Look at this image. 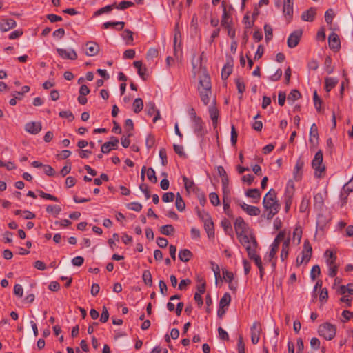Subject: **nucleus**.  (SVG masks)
<instances>
[{"instance_id":"1","label":"nucleus","mask_w":353,"mask_h":353,"mask_svg":"<svg viewBox=\"0 0 353 353\" xmlns=\"http://www.w3.org/2000/svg\"><path fill=\"white\" fill-rule=\"evenodd\" d=\"M263 205L265 210L268 211L266 216L268 220L272 219L279 212L280 204L276 199V193L274 189H270L265 195Z\"/></svg>"},{"instance_id":"2","label":"nucleus","mask_w":353,"mask_h":353,"mask_svg":"<svg viewBox=\"0 0 353 353\" xmlns=\"http://www.w3.org/2000/svg\"><path fill=\"white\" fill-rule=\"evenodd\" d=\"M194 75L198 74L199 85L198 90H212L210 75L205 68H193Z\"/></svg>"},{"instance_id":"3","label":"nucleus","mask_w":353,"mask_h":353,"mask_svg":"<svg viewBox=\"0 0 353 353\" xmlns=\"http://www.w3.org/2000/svg\"><path fill=\"white\" fill-rule=\"evenodd\" d=\"M318 332L325 339L332 340L336 335V328L330 323H325L319 327Z\"/></svg>"},{"instance_id":"4","label":"nucleus","mask_w":353,"mask_h":353,"mask_svg":"<svg viewBox=\"0 0 353 353\" xmlns=\"http://www.w3.org/2000/svg\"><path fill=\"white\" fill-rule=\"evenodd\" d=\"M312 168L315 170V175L321 176V173L325 171V167L323 165V152L319 150L314 155L312 162Z\"/></svg>"},{"instance_id":"5","label":"nucleus","mask_w":353,"mask_h":353,"mask_svg":"<svg viewBox=\"0 0 353 353\" xmlns=\"http://www.w3.org/2000/svg\"><path fill=\"white\" fill-rule=\"evenodd\" d=\"M285 231H281L274 239V242L271 245V250L268 254V261H271L273 258L275 257L276 254L278 251L279 244L281 241L285 239Z\"/></svg>"},{"instance_id":"6","label":"nucleus","mask_w":353,"mask_h":353,"mask_svg":"<svg viewBox=\"0 0 353 353\" xmlns=\"http://www.w3.org/2000/svg\"><path fill=\"white\" fill-rule=\"evenodd\" d=\"M302 34V29H297L293 31L288 38V46L291 48L296 47L299 44Z\"/></svg>"},{"instance_id":"7","label":"nucleus","mask_w":353,"mask_h":353,"mask_svg":"<svg viewBox=\"0 0 353 353\" xmlns=\"http://www.w3.org/2000/svg\"><path fill=\"white\" fill-rule=\"evenodd\" d=\"M294 0H283V13L286 20L290 22L293 16Z\"/></svg>"},{"instance_id":"8","label":"nucleus","mask_w":353,"mask_h":353,"mask_svg":"<svg viewBox=\"0 0 353 353\" xmlns=\"http://www.w3.org/2000/svg\"><path fill=\"white\" fill-rule=\"evenodd\" d=\"M237 237L239 242L245 248V250H248V248H252V245L253 243L252 238H255L254 235L248 236L244 232H240V234H238Z\"/></svg>"},{"instance_id":"9","label":"nucleus","mask_w":353,"mask_h":353,"mask_svg":"<svg viewBox=\"0 0 353 353\" xmlns=\"http://www.w3.org/2000/svg\"><path fill=\"white\" fill-rule=\"evenodd\" d=\"M312 247L308 239H306L303 243V249L302 250L301 254L302 258L305 261V263H307L312 256Z\"/></svg>"},{"instance_id":"10","label":"nucleus","mask_w":353,"mask_h":353,"mask_svg":"<svg viewBox=\"0 0 353 353\" xmlns=\"http://www.w3.org/2000/svg\"><path fill=\"white\" fill-rule=\"evenodd\" d=\"M57 52L59 55L65 59L75 60L77 58L76 52L72 49L58 48Z\"/></svg>"},{"instance_id":"11","label":"nucleus","mask_w":353,"mask_h":353,"mask_svg":"<svg viewBox=\"0 0 353 353\" xmlns=\"http://www.w3.org/2000/svg\"><path fill=\"white\" fill-rule=\"evenodd\" d=\"M328 43L330 48L338 50L341 48V41L338 34L332 32L328 37Z\"/></svg>"},{"instance_id":"12","label":"nucleus","mask_w":353,"mask_h":353,"mask_svg":"<svg viewBox=\"0 0 353 353\" xmlns=\"http://www.w3.org/2000/svg\"><path fill=\"white\" fill-rule=\"evenodd\" d=\"M119 143V139L114 137H111V141L105 142L101 146V152L106 154L108 153L112 149H114Z\"/></svg>"},{"instance_id":"13","label":"nucleus","mask_w":353,"mask_h":353,"mask_svg":"<svg viewBox=\"0 0 353 353\" xmlns=\"http://www.w3.org/2000/svg\"><path fill=\"white\" fill-rule=\"evenodd\" d=\"M239 205L250 216H258L261 213V210L258 207L249 205L244 203H240Z\"/></svg>"},{"instance_id":"14","label":"nucleus","mask_w":353,"mask_h":353,"mask_svg":"<svg viewBox=\"0 0 353 353\" xmlns=\"http://www.w3.org/2000/svg\"><path fill=\"white\" fill-rule=\"evenodd\" d=\"M25 129L31 134H37L41 130V124L40 122H29L26 125Z\"/></svg>"},{"instance_id":"15","label":"nucleus","mask_w":353,"mask_h":353,"mask_svg":"<svg viewBox=\"0 0 353 353\" xmlns=\"http://www.w3.org/2000/svg\"><path fill=\"white\" fill-rule=\"evenodd\" d=\"M221 6L223 7V14L221 25L224 28H229L230 25L232 23V19H230V16L226 10L224 1H222Z\"/></svg>"},{"instance_id":"16","label":"nucleus","mask_w":353,"mask_h":353,"mask_svg":"<svg viewBox=\"0 0 353 353\" xmlns=\"http://www.w3.org/2000/svg\"><path fill=\"white\" fill-rule=\"evenodd\" d=\"M17 26L16 21L12 19H3L1 23H0V30L2 32H7L9 30L15 28Z\"/></svg>"},{"instance_id":"17","label":"nucleus","mask_w":353,"mask_h":353,"mask_svg":"<svg viewBox=\"0 0 353 353\" xmlns=\"http://www.w3.org/2000/svg\"><path fill=\"white\" fill-rule=\"evenodd\" d=\"M86 46H88L86 54L88 56H94L99 51V46L95 42L88 41Z\"/></svg>"},{"instance_id":"18","label":"nucleus","mask_w":353,"mask_h":353,"mask_svg":"<svg viewBox=\"0 0 353 353\" xmlns=\"http://www.w3.org/2000/svg\"><path fill=\"white\" fill-rule=\"evenodd\" d=\"M315 15L316 9L310 8L302 13L301 19L305 21H312L314 19Z\"/></svg>"},{"instance_id":"19","label":"nucleus","mask_w":353,"mask_h":353,"mask_svg":"<svg viewBox=\"0 0 353 353\" xmlns=\"http://www.w3.org/2000/svg\"><path fill=\"white\" fill-rule=\"evenodd\" d=\"M292 195H293V186H292L291 189L288 188H286L285 190V210L286 212H288L289 209L292 203Z\"/></svg>"},{"instance_id":"20","label":"nucleus","mask_w":353,"mask_h":353,"mask_svg":"<svg viewBox=\"0 0 353 353\" xmlns=\"http://www.w3.org/2000/svg\"><path fill=\"white\" fill-rule=\"evenodd\" d=\"M209 113H210V118L212 121L213 126L214 128H216L217 125L219 113L218 109L216 108V107L214 105L210 107Z\"/></svg>"},{"instance_id":"21","label":"nucleus","mask_w":353,"mask_h":353,"mask_svg":"<svg viewBox=\"0 0 353 353\" xmlns=\"http://www.w3.org/2000/svg\"><path fill=\"white\" fill-rule=\"evenodd\" d=\"M252 241L253 243L252 245V248H248V250H246L248 257L251 260H253L255 257L259 256L256 254V248L258 247V243L256 241V238H252Z\"/></svg>"},{"instance_id":"22","label":"nucleus","mask_w":353,"mask_h":353,"mask_svg":"<svg viewBox=\"0 0 353 353\" xmlns=\"http://www.w3.org/2000/svg\"><path fill=\"white\" fill-rule=\"evenodd\" d=\"M194 132L198 135H202L203 123L201 118L196 117V113H194Z\"/></svg>"},{"instance_id":"23","label":"nucleus","mask_w":353,"mask_h":353,"mask_svg":"<svg viewBox=\"0 0 353 353\" xmlns=\"http://www.w3.org/2000/svg\"><path fill=\"white\" fill-rule=\"evenodd\" d=\"M192 256V252L188 249L181 250L179 253V258L183 262H188Z\"/></svg>"},{"instance_id":"24","label":"nucleus","mask_w":353,"mask_h":353,"mask_svg":"<svg viewBox=\"0 0 353 353\" xmlns=\"http://www.w3.org/2000/svg\"><path fill=\"white\" fill-rule=\"evenodd\" d=\"M245 223L244 221V220L243 219V218L241 217H238L235 222H234V228H235V231H236V234L238 235V234H240V232H244V229L245 228Z\"/></svg>"},{"instance_id":"25","label":"nucleus","mask_w":353,"mask_h":353,"mask_svg":"<svg viewBox=\"0 0 353 353\" xmlns=\"http://www.w3.org/2000/svg\"><path fill=\"white\" fill-rule=\"evenodd\" d=\"M290 247V239L288 238L284 241L282 245V250L281 252V259L283 261L288 258V251Z\"/></svg>"},{"instance_id":"26","label":"nucleus","mask_w":353,"mask_h":353,"mask_svg":"<svg viewBox=\"0 0 353 353\" xmlns=\"http://www.w3.org/2000/svg\"><path fill=\"white\" fill-rule=\"evenodd\" d=\"M352 183L348 181L347 183H345L341 192V198L343 201L344 203H345L346 200L347 199V196L350 192H353L352 189L349 188L351 185Z\"/></svg>"},{"instance_id":"27","label":"nucleus","mask_w":353,"mask_h":353,"mask_svg":"<svg viewBox=\"0 0 353 353\" xmlns=\"http://www.w3.org/2000/svg\"><path fill=\"white\" fill-rule=\"evenodd\" d=\"M201 100L205 105H207L210 102V98L212 94V90H199Z\"/></svg>"},{"instance_id":"28","label":"nucleus","mask_w":353,"mask_h":353,"mask_svg":"<svg viewBox=\"0 0 353 353\" xmlns=\"http://www.w3.org/2000/svg\"><path fill=\"white\" fill-rule=\"evenodd\" d=\"M338 83V79L332 77H326L325 79V90L327 92H330L334 88Z\"/></svg>"},{"instance_id":"29","label":"nucleus","mask_w":353,"mask_h":353,"mask_svg":"<svg viewBox=\"0 0 353 353\" xmlns=\"http://www.w3.org/2000/svg\"><path fill=\"white\" fill-rule=\"evenodd\" d=\"M324 203L323 195L321 193H317L314 196V205L315 208L321 210Z\"/></svg>"},{"instance_id":"30","label":"nucleus","mask_w":353,"mask_h":353,"mask_svg":"<svg viewBox=\"0 0 353 353\" xmlns=\"http://www.w3.org/2000/svg\"><path fill=\"white\" fill-rule=\"evenodd\" d=\"M115 6H116V3H114L113 4L108 5V6H105V7L101 8L100 9H99L98 10H97L94 12V16L97 17V16L101 15L104 13H108V12H111L114 8H115Z\"/></svg>"},{"instance_id":"31","label":"nucleus","mask_w":353,"mask_h":353,"mask_svg":"<svg viewBox=\"0 0 353 353\" xmlns=\"http://www.w3.org/2000/svg\"><path fill=\"white\" fill-rule=\"evenodd\" d=\"M204 228L209 238L214 237V223L212 221L204 223Z\"/></svg>"},{"instance_id":"32","label":"nucleus","mask_w":353,"mask_h":353,"mask_svg":"<svg viewBox=\"0 0 353 353\" xmlns=\"http://www.w3.org/2000/svg\"><path fill=\"white\" fill-rule=\"evenodd\" d=\"M245 195L248 196V197H250V198H252L254 199H257L256 201H255L256 203L258 202V201L260 199V196H261V192L259 191V189L257 188H253V189H249L246 192H245Z\"/></svg>"},{"instance_id":"33","label":"nucleus","mask_w":353,"mask_h":353,"mask_svg":"<svg viewBox=\"0 0 353 353\" xmlns=\"http://www.w3.org/2000/svg\"><path fill=\"white\" fill-rule=\"evenodd\" d=\"M176 209L180 211L183 212L185 208V203L181 196V194L178 192L176 196Z\"/></svg>"},{"instance_id":"34","label":"nucleus","mask_w":353,"mask_h":353,"mask_svg":"<svg viewBox=\"0 0 353 353\" xmlns=\"http://www.w3.org/2000/svg\"><path fill=\"white\" fill-rule=\"evenodd\" d=\"M117 26H119V27L117 28L119 30H122L124 28L125 22L123 21H108L103 24V27L105 29L109 28L110 27H114Z\"/></svg>"},{"instance_id":"35","label":"nucleus","mask_w":353,"mask_h":353,"mask_svg":"<svg viewBox=\"0 0 353 353\" xmlns=\"http://www.w3.org/2000/svg\"><path fill=\"white\" fill-rule=\"evenodd\" d=\"M174 228L172 225H165L160 228V232L164 235H172L174 232Z\"/></svg>"},{"instance_id":"36","label":"nucleus","mask_w":353,"mask_h":353,"mask_svg":"<svg viewBox=\"0 0 353 353\" xmlns=\"http://www.w3.org/2000/svg\"><path fill=\"white\" fill-rule=\"evenodd\" d=\"M142 278L144 283L146 285L150 287L152 285V277L149 270H146L143 272Z\"/></svg>"},{"instance_id":"37","label":"nucleus","mask_w":353,"mask_h":353,"mask_svg":"<svg viewBox=\"0 0 353 353\" xmlns=\"http://www.w3.org/2000/svg\"><path fill=\"white\" fill-rule=\"evenodd\" d=\"M143 108V102L141 98H137L133 102V110L135 113L140 112Z\"/></svg>"},{"instance_id":"38","label":"nucleus","mask_w":353,"mask_h":353,"mask_svg":"<svg viewBox=\"0 0 353 353\" xmlns=\"http://www.w3.org/2000/svg\"><path fill=\"white\" fill-rule=\"evenodd\" d=\"M122 37L126 41L127 44H131L133 41V32L128 29H125L123 31Z\"/></svg>"},{"instance_id":"39","label":"nucleus","mask_w":353,"mask_h":353,"mask_svg":"<svg viewBox=\"0 0 353 353\" xmlns=\"http://www.w3.org/2000/svg\"><path fill=\"white\" fill-rule=\"evenodd\" d=\"M231 301V296L229 293H225L219 302V306L228 307Z\"/></svg>"},{"instance_id":"40","label":"nucleus","mask_w":353,"mask_h":353,"mask_svg":"<svg viewBox=\"0 0 353 353\" xmlns=\"http://www.w3.org/2000/svg\"><path fill=\"white\" fill-rule=\"evenodd\" d=\"M325 255L328 256V259H327V263L329 265H332L333 264L336 263V257L332 251L327 250L325 252Z\"/></svg>"},{"instance_id":"41","label":"nucleus","mask_w":353,"mask_h":353,"mask_svg":"<svg viewBox=\"0 0 353 353\" xmlns=\"http://www.w3.org/2000/svg\"><path fill=\"white\" fill-rule=\"evenodd\" d=\"M222 186H223V193L225 196H229L230 190L228 188L229 185V178L226 176L225 178L221 179Z\"/></svg>"},{"instance_id":"42","label":"nucleus","mask_w":353,"mask_h":353,"mask_svg":"<svg viewBox=\"0 0 353 353\" xmlns=\"http://www.w3.org/2000/svg\"><path fill=\"white\" fill-rule=\"evenodd\" d=\"M134 5V2L130 1H122L118 5L116 3L115 8L118 10H125Z\"/></svg>"},{"instance_id":"43","label":"nucleus","mask_w":353,"mask_h":353,"mask_svg":"<svg viewBox=\"0 0 353 353\" xmlns=\"http://www.w3.org/2000/svg\"><path fill=\"white\" fill-rule=\"evenodd\" d=\"M197 214L199 217L202 220L203 223L209 222L212 221V218L209 213L206 212L205 211H197Z\"/></svg>"},{"instance_id":"44","label":"nucleus","mask_w":353,"mask_h":353,"mask_svg":"<svg viewBox=\"0 0 353 353\" xmlns=\"http://www.w3.org/2000/svg\"><path fill=\"white\" fill-rule=\"evenodd\" d=\"M303 165H304V161L303 160H301V159H299L296 163V165L294 168V176L296 180H298V174H299V171L302 170V168H303Z\"/></svg>"},{"instance_id":"45","label":"nucleus","mask_w":353,"mask_h":353,"mask_svg":"<svg viewBox=\"0 0 353 353\" xmlns=\"http://www.w3.org/2000/svg\"><path fill=\"white\" fill-rule=\"evenodd\" d=\"M133 128H134V124H133L132 120L130 119H128L127 120H125V132L128 134V137H131L132 135V134L131 133V131L133 130Z\"/></svg>"},{"instance_id":"46","label":"nucleus","mask_w":353,"mask_h":353,"mask_svg":"<svg viewBox=\"0 0 353 353\" xmlns=\"http://www.w3.org/2000/svg\"><path fill=\"white\" fill-rule=\"evenodd\" d=\"M61 208L59 205H48L46 208V212L48 213H52L57 216L61 212Z\"/></svg>"},{"instance_id":"47","label":"nucleus","mask_w":353,"mask_h":353,"mask_svg":"<svg viewBox=\"0 0 353 353\" xmlns=\"http://www.w3.org/2000/svg\"><path fill=\"white\" fill-rule=\"evenodd\" d=\"M264 31H265V36L266 41H268L270 39H272V36H273L272 28L270 25L265 24L264 26Z\"/></svg>"},{"instance_id":"48","label":"nucleus","mask_w":353,"mask_h":353,"mask_svg":"<svg viewBox=\"0 0 353 353\" xmlns=\"http://www.w3.org/2000/svg\"><path fill=\"white\" fill-rule=\"evenodd\" d=\"M301 97V94L297 90H292L290 94H288V101H294Z\"/></svg>"},{"instance_id":"49","label":"nucleus","mask_w":353,"mask_h":353,"mask_svg":"<svg viewBox=\"0 0 353 353\" xmlns=\"http://www.w3.org/2000/svg\"><path fill=\"white\" fill-rule=\"evenodd\" d=\"M321 274V269L319 265H315L312 267L311 272H310V277L312 280L314 281L317 276H319Z\"/></svg>"},{"instance_id":"50","label":"nucleus","mask_w":353,"mask_h":353,"mask_svg":"<svg viewBox=\"0 0 353 353\" xmlns=\"http://www.w3.org/2000/svg\"><path fill=\"white\" fill-rule=\"evenodd\" d=\"M139 75L143 79L146 80L152 72H149L148 68H137Z\"/></svg>"},{"instance_id":"51","label":"nucleus","mask_w":353,"mask_h":353,"mask_svg":"<svg viewBox=\"0 0 353 353\" xmlns=\"http://www.w3.org/2000/svg\"><path fill=\"white\" fill-rule=\"evenodd\" d=\"M209 199L211 203L214 206H218L220 204L219 196L215 192H211L209 195Z\"/></svg>"},{"instance_id":"52","label":"nucleus","mask_w":353,"mask_h":353,"mask_svg":"<svg viewBox=\"0 0 353 353\" xmlns=\"http://www.w3.org/2000/svg\"><path fill=\"white\" fill-rule=\"evenodd\" d=\"M309 205H310V200H309V199H307L306 197H303L302 201H301L300 207H299L300 212H306V210H307Z\"/></svg>"},{"instance_id":"53","label":"nucleus","mask_w":353,"mask_h":353,"mask_svg":"<svg viewBox=\"0 0 353 353\" xmlns=\"http://www.w3.org/2000/svg\"><path fill=\"white\" fill-rule=\"evenodd\" d=\"M148 179L152 183H156L157 181L155 172L152 168H149L147 171Z\"/></svg>"},{"instance_id":"54","label":"nucleus","mask_w":353,"mask_h":353,"mask_svg":"<svg viewBox=\"0 0 353 353\" xmlns=\"http://www.w3.org/2000/svg\"><path fill=\"white\" fill-rule=\"evenodd\" d=\"M38 192L39 194V196L43 198V199H48V200H52V201H58L59 199L57 197L53 196V195H51L50 194H48V193H46L44 192H43L42 190H38Z\"/></svg>"},{"instance_id":"55","label":"nucleus","mask_w":353,"mask_h":353,"mask_svg":"<svg viewBox=\"0 0 353 353\" xmlns=\"http://www.w3.org/2000/svg\"><path fill=\"white\" fill-rule=\"evenodd\" d=\"M314 103L316 110L319 112L321 108L322 100L319 97L316 91L314 92Z\"/></svg>"},{"instance_id":"56","label":"nucleus","mask_w":353,"mask_h":353,"mask_svg":"<svg viewBox=\"0 0 353 353\" xmlns=\"http://www.w3.org/2000/svg\"><path fill=\"white\" fill-rule=\"evenodd\" d=\"M235 81H236V87L238 89V92H239V93H240L241 94V97L243 93L245 91V84H244L243 81L241 80V79H240V78H237Z\"/></svg>"},{"instance_id":"57","label":"nucleus","mask_w":353,"mask_h":353,"mask_svg":"<svg viewBox=\"0 0 353 353\" xmlns=\"http://www.w3.org/2000/svg\"><path fill=\"white\" fill-rule=\"evenodd\" d=\"M175 195L173 192L164 193L162 196V200L165 203L172 202L174 201Z\"/></svg>"},{"instance_id":"58","label":"nucleus","mask_w":353,"mask_h":353,"mask_svg":"<svg viewBox=\"0 0 353 353\" xmlns=\"http://www.w3.org/2000/svg\"><path fill=\"white\" fill-rule=\"evenodd\" d=\"M128 208L136 211L140 212L142 209V205L138 202H132L127 205Z\"/></svg>"},{"instance_id":"59","label":"nucleus","mask_w":353,"mask_h":353,"mask_svg":"<svg viewBox=\"0 0 353 353\" xmlns=\"http://www.w3.org/2000/svg\"><path fill=\"white\" fill-rule=\"evenodd\" d=\"M159 157L161 159V163L163 166H165L168 163L166 150L165 148H161L159 150Z\"/></svg>"},{"instance_id":"60","label":"nucleus","mask_w":353,"mask_h":353,"mask_svg":"<svg viewBox=\"0 0 353 353\" xmlns=\"http://www.w3.org/2000/svg\"><path fill=\"white\" fill-rule=\"evenodd\" d=\"M333 18H334V12L332 9H329L327 10L325 13V21L328 23V24H330L332 23V20H333Z\"/></svg>"},{"instance_id":"61","label":"nucleus","mask_w":353,"mask_h":353,"mask_svg":"<svg viewBox=\"0 0 353 353\" xmlns=\"http://www.w3.org/2000/svg\"><path fill=\"white\" fill-rule=\"evenodd\" d=\"M109 319V313L105 306L103 307L102 313L100 318V321L102 323H106Z\"/></svg>"},{"instance_id":"62","label":"nucleus","mask_w":353,"mask_h":353,"mask_svg":"<svg viewBox=\"0 0 353 353\" xmlns=\"http://www.w3.org/2000/svg\"><path fill=\"white\" fill-rule=\"evenodd\" d=\"M224 279L228 283H231L233 280V273L228 271L226 269L222 270Z\"/></svg>"},{"instance_id":"63","label":"nucleus","mask_w":353,"mask_h":353,"mask_svg":"<svg viewBox=\"0 0 353 353\" xmlns=\"http://www.w3.org/2000/svg\"><path fill=\"white\" fill-rule=\"evenodd\" d=\"M243 22L245 24V29L251 28L254 25V21H250L248 14H245L243 17Z\"/></svg>"},{"instance_id":"64","label":"nucleus","mask_w":353,"mask_h":353,"mask_svg":"<svg viewBox=\"0 0 353 353\" xmlns=\"http://www.w3.org/2000/svg\"><path fill=\"white\" fill-rule=\"evenodd\" d=\"M232 72V68H222L221 78L225 80L228 78L230 74Z\"/></svg>"}]
</instances>
